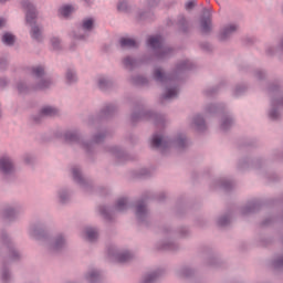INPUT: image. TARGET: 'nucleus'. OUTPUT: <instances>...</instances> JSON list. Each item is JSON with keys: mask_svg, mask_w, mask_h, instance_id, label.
I'll return each instance as SVG.
<instances>
[{"mask_svg": "<svg viewBox=\"0 0 283 283\" xmlns=\"http://www.w3.org/2000/svg\"><path fill=\"white\" fill-rule=\"evenodd\" d=\"M187 70H193V64L189 60H184L177 64L176 70L171 75L165 74L160 67L155 69L154 78L157 81V83H161L163 85H167V87H171V85H174V81L179 78L182 72H187Z\"/></svg>", "mask_w": 283, "mask_h": 283, "instance_id": "1", "label": "nucleus"}, {"mask_svg": "<svg viewBox=\"0 0 283 283\" xmlns=\"http://www.w3.org/2000/svg\"><path fill=\"white\" fill-rule=\"evenodd\" d=\"M148 45L155 51L157 59H167L174 52L171 48L165 45L160 35L150 36L148 39Z\"/></svg>", "mask_w": 283, "mask_h": 283, "instance_id": "2", "label": "nucleus"}, {"mask_svg": "<svg viewBox=\"0 0 283 283\" xmlns=\"http://www.w3.org/2000/svg\"><path fill=\"white\" fill-rule=\"evenodd\" d=\"M132 123H138V120H154L156 127H165V117L153 113L151 111H139L133 113Z\"/></svg>", "mask_w": 283, "mask_h": 283, "instance_id": "3", "label": "nucleus"}, {"mask_svg": "<svg viewBox=\"0 0 283 283\" xmlns=\"http://www.w3.org/2000/svg\"><path fill=\"white\" fill-rule=\"evenodd\" d=\"M171 139L165 137V135L163 134L155 133L153 135L151 147L154 149H160L161 154H165V150L169 149V147H171Z\"/></svg>", "mask_w": 283, "mask_h": 283, "instance_id": "4", "label": "nucleus"}, {"mask_svg": "<svg viewBox=\"0 0 283 283\" xmlns=\"http://www.w3.org/2000/svg\"><path fill=\"white\" fill-rule=\"evenodd\" d=\"M22 8H24V10H27V14H25L27 23H29V25L36 23L38 13H36V8L34 7V4H32V2H30L29 0H24V1H22Z\"/></svg>", "mask_w": 283, "mask_h": 283, "instance_id": "5", "label": "nucleus"}, {"mask_svg": "<svg viewBox=\"0 0 283 283\" xmlns=\"http://www.w3.org/2000/svg\"><path fill=\"white\" fill-rule=\"evenodd\" d=\"M64 138L66 143H78V145H82L83 149H85L86 151H92V145H94V143H91V144L81 143V137L76 132H72V130L66 132L64 135Z\"/></svg>", "mask_w": 283, "mask_h": 283, "instance_id": "6", "label": "nucleus"}, {"mask_svg": "<svg viewBox=\"0 0 283 283\" xmlns=\"http://www.w3.org/2000/svg\"><path fill=\"white\" fill-rule=\"evenodd\" d=\"M136 218L138 222H145L149 218V210L147 209V203L145 202V199L137 201Z\"/></svg>", "mask_w": 283, "mask_h": 283, "instance_id": "7", "label": "nucleus"}, {"mask_svg": "<svg viewBox=\"0 0 283 283\" xmlns=\"http://www.w3.org/2000/svg\"><path fill=\"white\" fill-rule=\"evenodd\" d=\"M108 255L111 258H115V260L120 264H125V262H130L134 259V254H132V252L126 251L118 253L115 249H109Z\"/></svg>", "mask_w": 283, "mask_h": 283, "instance_id": "8", "label": "nucleus"}, {"mask_svg": "<svg viewBox=\"0 0 283 283\" xmlns=\"http://www.w3.org/2000/svg\"><path fill=\"white\" fill-rule=\"evenodd\" d=\"M59 116V111L52 106H44L41 108L40 114L33 117L34 123H39L45 117Z\"/></svg>", "mask_w": 283, "mask_h": 283, "instance_id": "9", "label": "nucleus"}, {"mask_svg": "<svg viewBox=\"0 0 283 283\" xmlns=\"http://www.w3.org/2000/svg\"><path fill=\"white\" fill-rule=\"evenodd\" d=\"M200 25L201 32H203V34H209V32H211V11H209V9L203 10Z\"/></svg>", "mask_w": 283, "mask_h": 283, "instance_id": "10", "label": "nucleus"}, {"mask_svg": "<svg viewBox=\"0 0 283 283\" xmlns=\"http://www.w3.org/2000/svg\"><path fill=\"white\" fill-rule=\"evenodd\" d=\"M0 171L4 175L12 174V171H14V164L10 157L0 158Z\"/></svg>", "mask_w": 283, "mask_h": 283, "instance_id": "11", "label": "nucleus"}, {"mask_svg": "<svg viewBox=\"0 0 283 283\" xmlns=\"http://www.w3.org/2000/svg\"><path fill=\"white\" fill-rule=\"evenodd\" d=\"M64 247H65V238H63V235L60 234L50 244V251L59 252Z\"/></svg>", "mask_w": 283, "mask_h": 283, "instance_id": "12", "label": "nucleus"}, {"mask_svg": "<svg viewBox=\"0 0 283 283\" xmlns=\"http://www.w3.org/2000/svg\"><path fill=\"white\" fill-rule=\"evenodd\" d=\"M238 30V25L235 24H229L228 27L223 28L221 31L219 39L220 41H227L231 34H234V32Z\"/></svg>", "mask_w": 283, "mask_h": 283, "instance_id": "13", "label": "nucleus"}, {"mask_svg": "<svg viewBox=\"0 0 283 283\" xmlns=\"http://www.w3.org/2000/svg\"><path fill=\"white\" fill-rule=\"evenodd\" d=\"M73 179L77 185H81L82 187H85L87 185V180L83 178V175H81V168L74 166L72 168Z\"/></svg>", "mask_w": 283, "mask_h": 283, "instance_id": "14", "label": "nucleus"}, {"mask_svg": "<svg viewBox=\"0 0 283 283\" xmlns=\"http://www.w3.org/2000/svg\"><path fill=\"white\" fill-rule=\"evenodd\" d=\"M280 105H283V97L277 101H275V99L272 101V109L269 113V116H270V118H272V120H277L280 118V113L275 108Z\"/></svg>", "mask_w": 283, "mask_h": 283, "instance_id": "15", "label": "nucleus"}, {"mask_svg": "<svg viewBox=\"0 0 283 283\" xmlns=\"http://www.w3.org/2000/svg\"><path fill=\"white\" fill-rule=\"evenodd\" d=\"M192 125H195V128L197 132H205L207 129V124L205 123V118L200 115H196L192 119Z\"/></svg>", "mask_w": 283, "mask_h": 283, "instance_id": "16", "label": "nucleus"}, {"mask_svg": "<svg viewBox=\"0 0 283 283\" xmlns=\"http://www.w3.org/2000/svg\"><path fill=\"white\" fill-rule=\"evenodd\" d=\"M109 151L111 154L115 155V158H117L119 163H123V160H127V154L124 153L123 149L114 146L109 148Z\"/></svg>", "mask_w": 283, "mask_h": 283, "instance_id": "17", "label": "nucleus"}, {"mask_svg": "<svg viewBox=\"0 0 283 283\" xmlns=\"http://www.w3.org/2000/svg\"><path fill=\"white\" fill-rule=\"evenodd\" d=\"M2 240H3L4 244H7L9 247L12 260H19V258H21V254L19 253V251L14 250V248L11 247L10 239L8 238V234H3Z\"/></svg>", "mask_w": 283, "mask_h": 283, "instance_id": "18", "label": "nucleus"}, {"mask_svg": "<svg viewBox=\"0 0 283 283\" xmlns=\"http://www.w3.org/2000/svg\"><path fill=\"white\" fill-rule=\"evenodd\" d=\"M31 36L34 41H43V28L33 25L31 28Z\"/></svg>", "mask_w": 283, "mask_h": 283, "instance_id": "19", "label": "nucleus"}, {"mask_svg": "<svg viewBox=\"0 0 283 283\" xmlns=\"http://www.w3.org/2000/svg\"><path fill=\"white\" fill-rule=\"evenodd\" d=\"M84 233L88 242H94L98 239V230H96V228H86Z\"/></svg>", "mask_w": 283, "mask_h": 283, "instance_id": "20", "label": "nucleus"}, {"mask_svg": "<svg viewBox=\"0 0 283 283\" xmlns=\"http://www.w3.org/2000/svg\"><path fill=\"white\" fill-rule=\"evenodd\" d=\"M114 114H116V105L114 104H108L102 109V116L104 118H109V116H114Z\"/></svg>", "mask_w": 283, "mask_h": 283, "instance_id": "21", "label": "nucleus"}, {"mask_svg": "<svg viewBox=\"0 0 283 283\" xmlns=\"http://www.w3.org/2000/svg\"><path fill=\"white\" fill-rule=\"evenodd\" d=\"M178 96V86L167 87L166 93L161 96L164 99L176 98Z\"/></svg>", "mask_w": 283, "mask_h": 283, "instance_id": "22", "label": "nucleus"}, {"mask_svg": "<svg viewBox=\"0 0 283 283\" xmlns=\"http://www.w3.org/2000/svg\"><path fill=\"white\" fill-rule=\"evenodd\" d=\"M119 43L122 48H138V42L129 38H122Z\"/></svg>", "mask_w": 283, "mask_h": 283, "instance_id": "23", "label": "nucleus"}, {"mask_svg": "<svg viewBox=\"0 0 283 283\" xmlns=\"http://www.w3.org/2000/svg\"><path fill=\"white\" fill-rule=\"evenodd\" d=\"M124 65L127 70H134V67H138V65H140V61L127 56L124 59Z\"/></svg>", "mask_w": 283, "mask_h": 283, "instance_id": "24", "label": "nucleus"}, {"mask_svg": "<svg viewBox=\"0 0 283 283\" xmlns=\"http://www.w3.org/2000/svg\"><path fill=\"white\" fill-rule=\"evenodd\" d=\"M99 213L101 216H103V218H105V220H112V218L114 217V210L105 206L99 207Z\"/></svg>", "mask_w": 283, "mask_h": 283, "instance_id": "25", "label": "nucleus"}, {"mask_svg": "<svg viewBox=\"0 0 283 283\" xmlns=\"http://www.w3.org/2000/svg\"><path fill=\"white\" fill-rule=\"evenodd\" d=\"M86 280H88L91 283H96L101 280V272L98 270H92L86 275Z\"/></svg>", "mask_w": 283, "mask_h": 283, "instance_id": "26", "label": "nucleus"}, {"mask_svg": "<svg viewBox=\"0 0 283 283\" xmlns=\"http://www.w3.org/2000/svg\"><path fill=\"white\" fill-rule=\"evenodd\" d=\"M128 202L127 198H120L115 205V211H127Z\"/></svg>", "mask_w": 283, "mask_h": 283, "instance_id": "27", "label": "nucleus"}, {"mask_svg": "<svg viewBox=\"0 0 283 283\" xmlns=\"http://www.w3.org/2000/svg\"><path fill=\"white\" fill-rule=\"evenodd\" d=\"M82 29L85 32H92L94 30V20L92 18H86L82 21Z\"/></svg>", "mask_w": 283, "mask_h": 283, "instance_id": "28", "label": "nucleus"}, {"mask_svg": "<svg viewBox=\"0 0 283 283\" xmlns=\"http://www.w3.org/2000/svg\"><path fill=\"white\" fill-rule=\"evenodd\" d=\"M158 277H160V270L151 272L150 274H147L144 277V283H153L156 282V280H158Z\"/></svg>", "mask_w": 283, "mask_h": 283, "instance_id": "29", "label": "nucleus"}, {"mask_svg": "<svg viewBox=\"0 0 283 283\" xmlns=\"http://www.w3.org/2000/svg\"><path fill=\"white\" fill-rule=\"evenodd\" d=\"M255 209H260V203L252 201L245 208L242 209V213H253Z\"/></svg>", "mask_w": 283, "mask_h": 283, "instance_id": "30", "label": "nucleus"}, {"mask_svg": "<svg viewBox=\"0 0 283 283\" xmlns=\"http://www.w3.org/2000/svg\"><path fill=\"white\" fill-rule=\"evenodd\" d=\"M177 25L179 29H181L182 32H187V30H189V23L187 22V19L184 18V15L178 17Z\"/></svg>", "mask_w": 283, "mask_h": 283, "instance_id": "31", "label": "nucleus"}, {"mask_svg": "<svg viewBox=\"0 0 283 283\" xmlns=\"http://www.w3.org/2000/svg\"><path fill=\"white\" fill-rule=\"evenodd\" d=\"M175 143L177 147H179V149H185V147H187L188 145V140L187 137H185V135H179Z\"/></svg>", "mask_w": 283, "mask_h": 283, "instance_id": "32", "label": "nucleus"}, {"mask_svg": "<svg viewBox=\"0 0 283 283\" xmlns=\"http://www.w3.org/2000/svg\"><path fill=\"white\" fill-rule=\"evenodd\" d=\"M98 87H99V90H108V87H112V81H109L105 77H99L98 78Z\"/></svg>", "mask_w": 283, "mask_h": 283, "instance_id": "33", "label": "nucleus"}, {"mask_svg": "<svg viewBox=\"0 0 283 283\" xmlns=\"http://www.w3.org/2000/svg\"><path fill=\"white\" fill-rule=\"evenodd\" d=\"M219 185L222 189H224L226 191H231V189H233V181L228 180V179H221L219 181Z\"/></svg>", "mask_w": 283, "mask_h": 283, "instance_id": "34", "label": "nucleus"}, {"mask_svg": "<svg viewBox=\"0 0 283 283\" xmlns=\"http://www.w3.org/2000/svg\"><path fill=\"white\" fill-rule=\"evenodd\" d=\"M32 74L36 78H43V76L45 74V69L43 66H35L32 69Z\"/></svg>", "mask_w": 283, "mask_h": 283, "instance_id": "35", "label": "nucleus"}, {"mask_svg": "<svg viewBox=\"0 0 283 283\" xmlns=\"http://www.w3.org/2000/svg\"><path fill=\"white\" fill-rule=\"evenodd\" d=\"M2 42L6 45H14V35H12V33H4L2 35Z\"/></svg>", "mask_w": 283, "mask_h": 283, "instance_id": "36", "label": "nucleus"}, {"mask_svg": "<svg viewBox=\"0 0 283 283\" xmlns=\"http://www.w3.org/2000/svg\"><path fill=\"white\" fill-rule=\"evenodd\" d=\"M3 218H6L7 220H13L17 216V211L12 208H7L4 211H3Z\"/></svg>", "mask_w": 283, "mask_h": 283, "instance_id": "37", "label": "nucleus"}, {"mask_svg": "<svg viewBox=\"0 0 283 283\" xmlns=\"http://www.w3.org/2000/svg\"><path fill=\"white\" fill-rule=\"evenodd\" d=\"M233 125V119L231 117H224L221 123V129L227 132Z\"/></svg>", "mask_w": 283, "mask_h": 283, "instance_id": "38", "label": "nucleus"}, {"mask_svg": "<svg viewBox=\"0 0 283 283\" xmlns=\"http://www.w3.org/2000/svg\"><path fill=\"white\" fill-rule=\"evenodd\" d=\"M74 12V7L72 6H64L60 9V14L62 17H67L69 14H72Z\"/></svg>", "mask_w": 283, "mask_h": 283, "instance_id": "39", "label": "nucleus"}, {"mask_svg": "<svg viewBox=\"0 0 283 283\" xmlns=\"http://www.w3.org/2000/svg\"><path fill=\"white\" fill-rule=\"evenodd\" d=\"M132 83H134V85H146L147 77L137 75V76L132 78Z\"/></svg>", "mask_w": 283, "mask_h": 283, "instance_id": "40", "label": "nucleus"}, {"mask_svg": "<svg viewBox=\"0 0 283 283\" xmlns=\"http://www.w3.org/2000/svg\"><path fill=\"white\" fill-rule=\"evenodd\" d=\"M76 81V73L72 70L66 71V82L67 83H75Z\"/></svg>", "mask_w": 283, "mask_h": 283, "instance_id": "41", "label": "nucleus"}, {"mask_svg": "<svg viewBox=\"0 0 283 283\" xmlns=\"http://www.w3.org/2000/svg\"><path fill=\"white\" fill-rule=\"evenodd\" d=\"M52 85V80H41L38 84V90H48Z\"/></svg>", "mask_w": 283, "mask_h": 283, "instance_id": "42", "label": "nucleus"}, {"mask_svg": "<svg viewBox=\"0 0 283 283\" xmlns=\"http://www.w3.org/2000/svg\"><path fill=\"white\" fill-rule=\"evenodd\" d=\"M31 235L38 239L45 238V231L42 229H33L31 230Z\"/></svg>", "mask_w": 283, "mask_h": 283, "instance_id": "43", "label": "nucleus"}, {"mask_svg": "<svg viewBox=\"0 0 283 283\" xmlns=\"http://www.w3.org/2000/svg\"><path fill=\"white\" fill-rule=\"evenodd\" d=\"M231 222V218L229 216H223L219 218L218 220V226L219 227H227Z\"/></svg>", "mask_w": 283, "mask_h": 283, "instance_id": "44", "label": "nucleus"}, {"mask_svg": "<svg viewBox=\"0 0 283 283\" xmlns=\"http://www.w3.org/2000/svg\"><path fill=\"white\" fill-rule=\"evenodd\" d=\"M105 136H106L105 133H99V134L95 135L93 137V143L95 145H98V143H103V140H105Z\"/></svg>", "mask_w": 283, "mask_h": 283, "instance_id": "45", "label": "nucleus"}, {"mask_svg": "<svg viewBox=\"0 0 283 283\" xmlns=\"http://www.w3.org/2000/svg\"><path fill=\"white\" fill-rule=\"evenodd\" d=\"M51 45L53 50H60L61 49V40L59 38H53L51 40Z\"/></svg>", "mask_w": 283, "mask_h": 283, "instance_id": "46", "label": "nucleus"}, {"mask_svg": "<svg viewBox=\"0 0 283 283\" xmlns=\"http://www.w3.org/2000/svg\"><path fill=\"white\" fill-rule=\"evenodd\" d=\"M128 9H129V7L127 6V3L125 1L118 2L117 10L119 12H127Z\"/></svg>", "mask_w": 283, "mask_h": 283, "instance_id": "47", "label": "nucleus"}, {"mask_svg": "<svg viewBox=\"0 0 283 283\" xmlns=\"http://www.w3.org/2000/svg\"><path fill=\"white\" fill-rule=\"evenodd\" d=\"M274 269H283V256H279L276 260L273 262Z\"/></svg>", "mask_w": 283, "mask_h": 283, "instance_id": "48", "label": "nucleus"}, {"mask_svg": "<svg viewBox=\"0 0 283 283\" xmlns=\"http://www.w3.org/2000/svg\"><path fill=\"white\" fill-rule=\"evenodd\" d=\"M70 200V195H67V192L62 191L60 192V202H62V205H65V202H67Z\"/></svg>", "mask_w": 283, "mask_h": 283, "instance_id": "49", "label": "nucleus"}, {"mask_svg": "<svg viewBox=\"0 0 283 283\" xmlns=\"http://www.w3.org/2000/svg\"><path fill=\"white\" fill-rule=\"evenodd\" d=\"M163 251H176V245L174 243H165L161 248Z\"/></svg>", "mask_w": 283, "mask_h": 283, "instance_id": "50", "label": "nucleus"}, {"mask_svg": "<svg viewBox=\"0 0 283 283\" xmlns=\"http://www.w3.org/2000/svg\"><path fill=\"white\" fill-rule=\"evenodd\" d=\"M8 280H10V272L8 269L3 268L2 270V282L8 283Z\"/></svg>", "mask_w": 283, "mask_h": 283, "instance_id": "51", "label": "nucleus"}, {"mask_svg": "<svg viewBox=\"0 0 283 283\" xmlns=\"http://www.w3.org/2000/svg\"><path fill=\"white\" fill-rule=\"evenodd\" d=\"M28 86H25V84L23 83H19L18 84V91L20 92V94H23V92H27Z\"/></svg>", "mask_w": 283, "mask_h": 283, "instance_id": "52", "label": "nucleus"}, {"mask_svg": "<svg viewBox=\"0 0 283 283\" xmlns=\"http://www.w3.org/2000/svg\"><path fill=\"white\" fill-rule=\"evenodd\" d=\"M208 114H213V112H218V106L216 105H210L207 107Z\"/></svg>", "mask_w": 283, "mask_h": 283, "instance_id": "53", "label": "nucleus"}, {"mask_svg": "<svg viewBox=\"0 0 283 283\" xmlns=\"http://www.w3.org/2000/svg\"><path fill=\"white\" fill-rule=\"evenodd\" d=\"M181 275H184V277H189V275H191V270L189 268L184 269Z\"/></svg>", "mask_w": 283, "mask_h": 283, "instance_id": "54", "label": "nucleus"}, {"mask_svg": "<svg viewBox=\"0 0 283 283\" xmlns=\"http://www.w3.org/2000/svg\"><path fill=\"white\" fill-rule=\"evenodd\" d=\"M192 8H196V2L189 1L186 3V10H192Z\"/></svg>", "mask_w": 283, "mask_h": 283, "instance_id": "55", "label": "nucleus"}, {"mask_svg": "<svg viewBox=\"0 0 283 283\" xmlns=\"http://www.w3.org/2000/svg\"><path fill=\"white\" fill-rule=\"evenodd\" d=\"M245 87L244 86H237L234 94L238 96V94H242L244 92Z\"/></svg>", "mask_w": 283, "mask_h": 283, "instance_id": "56", "label": "nucleus"}, {"mask_svg": "<svg viewBox=\"0 0 283 283\" xmlns=\"http://www.w3.org/2000/svg\"><path fill=\"white\" fill-rule=\"evenodd\" d=\"M255 76H256V78L262 80V78H264V72H262V71H256Z\"/></svg>", "mask_w": 283, "mask_h": 283, "instance_id": "57", "label": "nucleus"}, {"mask_svg": "<svg viewBox=\"0 0 283 283\" xmlns=\"http://www.w3.org/2000/svg\"><path fill=\"white\" fill-rule=\"evenodd\" d=\"M8 65V62L6 60H0V70H3Z\"/></svg>", "mask_w": 283, "mask_h": 283, "instance_id": "58", "label": "nucleus"}, {"mask_svg": "<svg viewBox=\"0 0 283 283\" xmlns=\"http://www.w3.org/2000/svg\"><path fill=\"white\" fill-rule=\"evenodd\" d=\"M216 92V90L211 88L206 91V96H211V94H213Z\"/></svg>", "mask_w": 283, "mask_h": 283, "instance_id": "59", "label": "nucleus"}, {"mask_svg": "<svg viewBox=\"0 0 283 283\" xmlns=\"http://www.w3.org/2000/svg\"><path fill=\"white\" fill-rule=\"evenodd\" d=\"M276 90H277V85L272 84V85L270 86V92H276Z\"/></svg>", "mask_w": 283, "mask_h": 283, "instance_id": "60", "label": "nucleus"}, {"mask_svg": "<svg viewBox=\"0 0 283 283\" xmlns=\"http://www.w3.org/2000/svg\"><path fill=\"white\" fill-rule=\"evenodd\" d=\"M6 25V19L0 18V28H3Z\"/></svg>", "mask_w": 283, "mask_h": 283, "instance_id": "61", "label": "nucleus"}, {"mask_svg": "<svg viewBox=\"0 0 283 283\" xmlns=\"http://www.w3.org/2000/svg\"><path fill=\"white\" fill-rule=\"evenodd\" d=\"M0 85H2V86L8 85V81L7 80H0Z\"/></svg>", "mask_w": 283, "mask_h": 283, "instance_id": "62", "label": "nucleus"}, {"mask_svg": "<svg viewBox=\"0 0 283 283\" xmlns=\"http://www.w3.org/2000/svg\"><path fill=\"white\" fill-rule=\"evenodd\" d=\"M24 160H25V163L30 164V161L32 160V157L27 156V157L24 158Z\"/></svg>", "mask_w": 283, "mask_h": 283, "instance_id": "63", "label": "nucleus"}, {"mask_svg": "<svg viewBox=\"0 0 283 283\" xmlns=\"http://www.w3.org/2000/svg\"><path fill=\"white\" fill-rule=\"evenodd\" d=\"M159 200H165V193L164 192L159 195Z\"/></svg>", "mask_w": 283, "mask_h": 283, "instance_id": "64", "label": "nucleus"}]
</instances>
